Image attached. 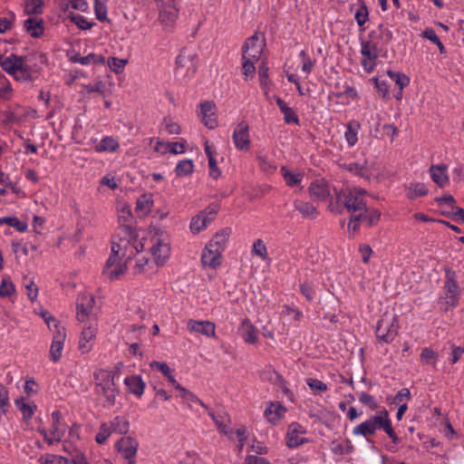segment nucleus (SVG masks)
Masks as SVG:
<instances>
[{"mask_svg":"<svg viewBox=\"0 0 464 464\" xmlns=\"http://www.w3.org/2000/svg\"><path fill=\"white\" fill-rule=\"evenodd\" d=\"M46 61L45 54L41 53L24 56L12 53L6 57H0V66L16 81L34 82L39 78L42 71L41 65L44 64Z\"/></svg>","mask_w":464,"mask_h":464,"instance_id":"f257e3e1","label":"nucleus"},{"mask_svg":"<svg viewBox=\"0 0 464 464\" xmlns=\"http://www.w3.org/2000/svg\"><path fill=\"white\" fill-rule=\"evenodd\" d=\"M126 256L125 251L122 249V245L118 241L116 237H113L111 241V254L106 261L103 268V274L107 276L110 280H115L126 271V262L120 264L121 258Z\"/></svg>","mask_w":464,"mask_h":464,"instance_id":"f03ea898","label":"nucleus"},{"mask_svg":"<svg viewBox=\"0 0 464 464\" xmlns=\"http://www.w3.org/2000/svg\"><path fill=\"white\" fill-rule=\"evenodd\" d=\"M94 379L97 392L102 394L110 405H113L118 394V390L114 382V374L112 372L99 369L94 372Z\"/></svg>","mask_w":464,"mask_h":464,"instance_id":"7ed1b4c3","label":"nucleus"},{"mask_svg":"<svg viewBox=\"0 0 464 464\" xmlns=\"http://www.w3.org/2000/svg\"><path fill=\"white\" fill-rule=\"evenodd\" d=\"M364 193L365 191L360 188H347L337 194V202L342 203L349 212L361 213L366 209Z\"/></svg>","mask_w":464,"mask_h":464,"instance_id":"20e7f679","label":"nucleus"},{"mask_svg":"<svg viewBox=\"0 0 464 464\" xmlns=\"http://www.w3.org/2000/svg\"><path fill=\"white\" fill-rule=\"evenodd\" d=\"M445 303L450 307L458 305L460 296L459 286L456 280V274L451 270L446 271V280L443 286Z\"/></svg>","mask_w":464,"mask_h":464,"instance_id":"39448f33","label":"nucleus"},{"mask_svg":"<svg viewBox=\"0 0 464 464\" xmlns=\"http://www.w3.org/2000/svg\"><path fill=\"white\" fill-rule=\"evenodd\" d=\"M132 214L130 211V207L123 206L120 211H119V231L118 234L115 236L116 238H119L120 237H127V240H131L135 238V228L131 227V221H132Z\"/></svg>","mask_w":464,"mask_h":464,"instance_id":"423d86ee","label":"nucleus"},{"mask_svg":"<svg viewBox=\"0 0 464 464\" xmlns=\"http://www.w3.org/2000/svg\"><path fill=\"white\" fill-rule=\"evenodd\" d=\"M151 255L157 266H162L170 255L169 243L159 236H153L151 238Z\"/></svg>","mask_w":464,"mask_h":464,"instance_id":"0eeeda50","label":"nucleus"},{"mask_svg":"<svg viewBox=\"0 0 464 464\" xmlns=\"http://www.w3.org/2000/svg\"><path fill=\"white\" fill-rule=\"evenodd\" d=\"M232 139L238 150L247 151L250 150L249 125L247 122L242 121L237 125Z\"/></svg>","mask_w":464,"mask_h":464,"instance_id":"6e6552de","label":"nucleus"},{"mask_svg":"<svg viewBox=\"0 0 464 464\" xmlns=\"http://www.w3.org/2000/svg\"><path fill=\"white\" fill-rule=\"evenodd\" d=\"M361 53L362 55V65L364 70L369 72H372L376 65L377 44L372 40L363 41Z\"/></svg>","mask_w":464,"mask_h":464,"instance_id":"1a4fd4ad","label":"nucleus"},{"mask_svg":"<svg viewBox=\"0 0 464 464\" xmlns=\"http://www.w3.org/2000/svg\"><path fill=\"white\" fill-rule=\"evenodd\" d=\"M264 41H261L256 34L246 39L242 48L243 58L258 61L265 47Z\"/></svg>","mask_w":464,"mask_h":464,"instance_id":"9d476101","label":"nucleus"},{"mask_svg":"<svg viewBox=\"0 0 464 464\" xmlns=\"http://www.w3.org/2000/svg\"><path fill=\"white\" fill-rule=\"evenodd\" d=\"M379 430H383L392 440V441L386 445L387 450L392 452L396 451L400 439L392 429V422L388 419V412L386 410L379 411Z\"/></svg>","mask_w":464,"mask_h":464,"instance_id":"9b49d317","label":"nucleus"},{"mask_svg":"<svg viewBox=\"0 0 464 464\" xmlns=\"http://www.w3.org/2000/svg\"><path fill=\"white\" fill-rule=\"evenodd\" d=\"M94 303L95 299L92 294L82 293L79 295L76 316L80 322H84L89 318L92 313Z\"/></svg>","mask_w":464,"mask_h":464,"instance_id":"f8f14e48","label":"nucleus"},{"mask_svg":"<svg viewBox=\"0 0 464 464\" xmlns=\"http://www.w3.org/2000/svg\"><path fill=\"white\" fill-rule=\"evenodd\" d=\"M196 54L192 52L183 49L177 57L176 63L178 70L182 74L194 73L197 70Z\"/></svg>","mask_w":464,"mask_h":464,"instance_id":"ddd939ff","label":"nucleus"},{"mask_svg":"<svg viewBox=\"0 0 464 464\" xmlns=\"http://www.w3.org/2000/svg\"><path fill=\"white\" fill-rule=\"evenodd\" d=\"M138 442L131 437H123L116 442V449L129 460V464H134V457L138 450Z\"/></svg>","mask_w":464,"mask_h":464,"instance_id":"4468645a","label":"nucleus"},{"mask_svg":"<svg viewBox=\"0 0 464 464\" xmlns=\"http://www.w3.org/2000/svg\"><path fill=\"white\" fill-rule=\"evenodd\" d=\"M187 328L191 333L200 334L206 337H215L216 335V324L208 320L198 321L189 319Z\"/></svg>","mask_w":464,"mask_h":464,"instance_id":"2eb2a0df","label":"nucleus"},{"mask_svg":"<svg viewBox=\"0 0 464 464\" xmlns=\"http://www.w3.org/2000/svg\"><path fill=\"white\" fill-rule=\"evenodd\" d=\"M215 103L210 101H207L200 103L201 121L203 124L210 130H214L218 126V120L215 114Z\"/></svg>","mask_w":464,"mask_h":464,"instance_id":"dca6fc26","label":"nucleus"},{"mask_svg":"<svg viewBox=\"0 0 464 464\" xmlns=\"http://www.w3.org/2000/svg\"><path fill=\"white\" fill-rule=\"evenodd\" d=\"M305 430L297 422H293L289 425L286 433V444L289 448L298 447L307 441L305 438L300 437L304 434Z\"/></svg>","mask_w":464,"mask_h":464,"instance_id":"f3484780","label":"nucleus"},{"mask_svg":"<svg viewBox=\"0 0 464 464\" xmlns=\"http://www.w3.org/2000/svg\"><path fill=\"white\" fill-rule=\"evenodd\" d=\"M208 412L218 430L232 440L233 430L229 427L231 422L229 415L225 412L216 414L209 409L208 410Z\"/></svg>","mask_w":464,"mask_h":464,"instance_id":"a211bd4d","label":"nucleus"},{"mask_svg":"<svg viewBox=\"0 0 464 464\" xmlns=\"http://www.w3.org/2000/svg\"><path fill=\"white\" fill-rule=\"evenodd\" d=\"M201 262L203 266L216 269L222 262L221 252L216 248L206 246L201 256Z\"/></svg>","mask_w":464,"mask_h":464,"instance_id":"6ab92c4d","label":"nucleus"},{"mask_svg":"<svg viewBox=\"0 0 464 464\" xmlns=\"http://www.w3.org/2000/svg\"><path fill=\"white\" fill-rule=\"evenodd\" d=\"M66 334L63 333H58L56 336H53V341L49 351V355L52 362H57L61 359Z\"/></svg>","mask_w":464,"mask_h":464,"instance_id":"aec40b11","label":"nucleus"},{"mask_svg":"<svg viewBox=\"0 0 464 464\" xmlns=\"http://www.w3.org/2000/svg\"><path fill=\"white\" fill-rule=\"evenodd\" d=\"M239 331L246 343L250 344L257 343V330L249 319L246 318L242 322Z\"/></svg>","mask_w":464,"mask_h":464,"instance_id":"412c9836","label":"nucleus"},{"mask_svg":"<svg viewBox=\"0 0 464 464\" xmlns=\"http://www.w3.org/2000/svg\"><path fill=\"white\" fill-rule=\"evenodd\" d=\"M446 165H432L430 168L431 179L440 188L449 183Z\"/></svg>","mask_w":464,"mask_h":464,"instance_id":"4be33fe9","label":"nucleus"},{"mask_svg":"<svg viewBox=\"0 0 464 464\" xmlns=\"http://www.w3.org/2000/svg\"><path fill=\"white\" fill-rule=\"evenodd\" d=\"M309 192L313 200L323 201L329 196V189L325 183L323 181L313 182L309 187Z\"/></svg>","mask_w":464,"mask_h":464,"instance_id":"5701e85b","label":"nucleus"},{"mask_svg":"<svg viewBox=\"0 0 464 464\" xmlns=\"http://www.w3.org/2000/svg\"><path fill=\"white\" fill-rule=\"evenodd\" d=\"M24 28L32 37L38 38L44 34V21L43 19L29 17L24 21Z\"/></svg>","mask_w":464,"mask_h":464,"instance_id":"b1692460","label":"nucleus"},{"mask_svg":"<svg viewBox=\"0 0 464 464\" xmlns=\"http://www.w3.org/2000/svg\"><path fill=\"white\" fill-rule=\"evenodd\" d=\"M231 234V228L226 227L216 233L213 238L207 245L222 252Z\"/></svg>","mask_w":464,"mask_h":464,"instance_id":"393cba45","label":"nucleus"},{"mask_svg":"<svg viewBox=\"0 0 464 464\" xmlns=\"http://www.w3.org/2000/svg\"><path fill=\"white\" fill-rule=\"evenodd\" d=\"M130 392L140 397L143 394L145 383L140 375H131L124 380Z\"/></svg>","mask_w":464,"mask_h":464,"instance_id":"a878e982","label":"nucleus"},{"mask_svg":"<svg viewBox=\"0 0 464 464\" xmlns=\"http://www.w3.org/2000/svg\"><path fill=\"white\" fill-rule=\"evenodd\" d=\"M95 335L96 329L92 326H88L82 331L79 350L82 353H86L91 350L92 344H90V342L94 339Z\"/></svg>","mask_w":464,"mask_h":464,"instance_id":"bb28decb","label":"nucleus"},{"mask_svg":"<svg viewBox=\"0 0 464 464\" xmlns=\"http://www.w3.org/2000/svg\"><path fill=\"white\" fill-rule=\"evenodd\" d=\"M294 207L304 218L314 219L318 216L317 208L309 202L295 200L294 202Z\"/></svg>","mask_w":464,"mask_h":464,"instance_id":"cd10ccee","label":"nucleus"},{"mask_svg":"<svg viewBox=\"0 0 464 464\" xmlns=\"http://www.w3.org/2000/svg\"><path fill=\"white\" fill-rule=\"evenodd\" d=\"M377 429V414L371 417L369 420L362 422L353 429V433L367 437L374 434Z\"/></svg>","mask_w":464,"mask_h":464,"instance_id":"c85d7f7f","label":"nucleus"},{"mask_svg":"<svg viewBox=\"0 0 464 464\" xmlns=\"http://www.w3.org/2000/svg\"><path fill=\"white\" fill-rule=\"evenodd\" d=\"M284 412H285V409L281 404L270 402L264 414L270 423L276 424Z\"/></svg>","mask_w":464,"mask_h":464,"instance_id":"c756f323","label":"nucleus"},{"mask_svg":"<svg viewBox=\"0 0 464 464\" xmlns=\"http://www.w3.org/2000/svg\"><path fill=\"white\" fill-rule=\"evenodd\" d=\"M405 191L409 199H415L427 195L428 188L423 183L411 182L406 187Z\"/></svg>","mask_w":464,"mask_h":464,"instance_id":"7c9ffc66","label":"nucleus"},{"mask_svg":"<svg viewBox=\"0 0 464 464\" xmlns=\"http://www.w3.org/2000/svg\"><path fill=\"white\" fill-rule=\"evenodd\" d=\"M153 204L152 196L150 194H142L136 202V212L140 216H147L150 210L151 206Z\"/></svg>","mask_w":464,"mask_h":464,"instance_id":"2f4dec72","label":"nucleus"},{"mask_svg":"<svg viewBox=\"0 0 464 464\" xmlns=\"http://www.w3.org/2000/svg\"><path fill=\"white\" fill-rule=\"evenodd\" d=\"M360 124L356 121H351L347 124V130L344 133L345 140L350 146H353L357 140V133Z\"/></svg>","mask_w":464,"mask_h":464,"instance_id":"473e14b6","label":"nucleus"},{"mask_svg":"<svg viewBox=\"0 0 464 464\" xmlns=\"http://www.w3.org/2000/svg\"><path fill=\"white\" fill-rule=\"evenodd\" d=\"M127 237H120L118 239V241L120 243H121L122 245V249L123 251H125V253L127 254V249H128V246H131L132 248H134L136 250L137 253H140V251L143 250V247H144V245L142 243L141 240H138V234H137V231L135 230V238L131 239V240H127Z\"/></svg>","mask_w":464,"mask_h":464,"instance_id":"72a5a7b5","label":"nucleus"},{"mask_svg":"<svg viewBox=\"0 0 464 464\" xmlns=\"http://www.w3.org/2000/svg\"><path fill=\"white\" fill-rule=\"evenodd\" d=\"M119 148V142L112 137L107 136L104 137L98 145H96L95 150L98 152L102 151H115Z\"/></svg>","mask_w":464,"mask_h":464,"instance_id":"f704fd0d","label":"nucleus"},{"mask_svg":"<svg viewBox=\"0 0 464 464\" xmlns=\"http://www.w3.org/2000/svg\"><path fill=\"white\" fill-rule=\"evenodd\" d=\"M252 255L258 256L263 261L270 260L268 252H267V247H266L265 242L261 238H258L254 242L253 247H252Z\"/></svg>","mask_w":464,"mask_h":464,"instance_id":"c9c22d12","label":"nucleus"},{"mask_svg":"<svg viewBox=\"0 0 464 464\" xmlns=\"http://www.w3.org/2000/svg\"><path fill=\"white\" fill-rule=\"evenodd\" d=\"M112 432L126 434L129 430V421L122 417H116L109 423Z\"/></svg>","mask_w":464,"mask_h":464,"instance_id":"e433bc0d","label":"nucleus"},{"mask_svg":"<svg viewBox=\"0 0 464 464\" xmlns=\"http://www.w3.org/2000/svg\"><path fill=\"white\" fill-rule=\"evenodd\" d=\"M422 37L425 39H428L429 41H430L431 43L436 44L438 46L440 53L444 54L447 53L445 46L443 45V44L441 43V41L436 34V32L434 29H432L430 27L426 28L422 33Z\"/></svg>","mask_w":464,"mask_h":464,"instance_id":"4c0bfd02","label":"nucleus"},{"mask_svg":"<svg viewBox=\"0 0 464 464\" xmlns=\"http://www.w3.org/2000/svg\"><path fill=\"white\" fill-rule=\"evenodd\" d=\"M194 170V164L191 160H180L175 169V172L177 176H188L190 175Z\"/></svg>","mask_w":464,"mask_h":464,"instance_id":"58836bf2","label":"nucleus"},{"mask_svg":"<svg viewBox=\"0 0 464 464\" xmlns=\"http://www.w3.org/2000/svg\"><path fill=\"white\" fill-rule=\"evenodd\" d=\"M44 0H26L24 12L27 14H40L43 13Z\"/></svg>","mask_w":464,"mask_h":464,"instance_id":"ea45409f","label":"nucleus"},{"mask_svg":"<svg viewBox=\"0 0 464 464\" xmlns=\"http://www.w3.org/2000/svg\"><path fill=\"white\" fill-rule=\"evenodd\" d=\"M62 418V413L59 411H55L52 413L53 426L51 430L52 436L55 437L57 442L61 441L63 431L59 429V423Z\"/></svg>","mask_w":464,"mask_h":464,"instance_id":"a19ab883","label":"nucleus"},{"mask_svg":"<svg viewBox=\"0 0 464 464\" xmlns=\"http://www.w3.org/2000/svg\"><path fill=\"white\" fill-rule=\"evenodd\" d=\"M391 80H392L398 86L400 91L410 83V78L404 73L399 72L387 71Z\"/></svg>","mask_w":464,"mask_h":464,"instance_id":"79ce46f5","label":"nucleus"},{"mask_svg":"<svg viewBox=\"0 0 464 464\" xmlns=\"http://www.w3.org/2000/svg\"><path fill=\"white\" fill-rule=\"evenodd\" d=\"M362 220H367L369 225L372 224V218H367L366 215L363 212L359 213L358 215H354L351 218V220L348 224V229L352 230L353 234L358 231L359 223Z\"/></svg>","mask_w":464,"mask_h":464,"instance_id":"37998d69","label":"nucleus"},{"mask_svg":"<svg viewBox=\"0 0 464 464\" xmlns=\"http://www.w3.org/2000/svg\"><path fill=\"white\" fill-rule=\"evenodd\" d=\"M0 223H5L13 227H14L19 232H24L27 229V224L25 222L20 221L15 217H5L0 218Z\"/></svg>","mask_w":464,"mask_h":464,"instance_id":"c03bdc74","label":"nucleus"},{"mask_svg":"<svg viewBox=\"0 0 464 464\" xmlns=\"http://www.w3.org/2000/svg\"><path fill=\"white\" fill-rule=\"evenodd\" d=\"M180 392V397L184 401L188 403L189 407H191V403L198 402L202 407L208 410V407L204 404V402L199 400L194 393H192L190 391L187 390L186 388L182 387Z\"/></svg>","mask_w":464,"mask_h":464,"instance_id":"a18cd8bd","label":"nucleus"},{"mask_svg":"<svg viewBox=\"0 0 464 464\" xmlns=\"http://www.w3.org/2000/svg\"><path fill=\"white\" fill-rule=\"evenodd\" d=\"M69 459L62 456L46 454L39 459L42 464H69Z\"/></svg>","mask_w":464,"mask_h":464,"instance_id":"49530a36","label":"nucleus"},{"mask_svg":"<svg viewBox=\"0 0 464 464\" xmlns=\"http://www.w3.org/2000/svg\"><path fill=\"white\" fill-rule=\"evenodd\" d=\"M15 405L19 408V410L22 411L24 419H31L34 410L36 409L35 405H29L24 402V399H15L14 401Z\"/></svg>","mask_w":464,"mask_h":464,"instance_id":"de8ad7c7","label":"nucleus"},{"mask_svg":"<svg viewBox=\"0 0 464 464\" xmlns=\"http://www.w3.org/2000/svg\"><path fill=\"white\" fill-rule=\"evenodd\" d=\"M420 361L422 363L435 366L438 361V355L433 350L424 348L420 353Z\"/></svg>","mask_w":464,"mask_h":464,"instance_id":"09e8293b","label":"nucleus"},{"mask_svg":"<svg viewBox=\"0 0 464 464\" xmlns=\"http://www.w3.org/2000/svg\"><path fill=\"white\" fill-rule=\"evenodd\" d=\"M15 293L14 285L9 278H3L0 285V296L9 297Z\"/></svg>","mask_w":464,"mask_h":464,"instance_id":"8fccbe9b","label":"nucleus"},{"mask_svg":"<svg viewBox=\"0 0 464 464\" xmlns=\"http://www.w3.org/2000/svg\"><path fill=\"white\" fill-rule=\"evenodd\" d=\"M282 175L289 187H294L301 181V176L289 171L285 167L281 168Z\"/></svg>","mask_w":464,"mask_h":464,"instance_id":"3c124183","label":"nucleus"},{"mask_svg":"<svg viewBox=\"0 0 464 464\" xmlns=\"http://www.w3.org/2000/svg\"><path fill=\"white\" fill-rule=\"evenodd\" d=\"M258 74H259L260 84L265 92V94L267 95L268 90H269V88H268V67L266 66V63H263L259 66Z\"/></svg>","mask_w":464,"mask_h":464,"instance_id":"603ef678","label":"nucleus"},{"mask_svg":"<svg viewBox=\"0 0 464 464\" xmlns=\"http://www.w3.org/2000/svg\"><path fill=\"white\" fill-rule=\"evenodd\" d=\"M112 433V430L108 423H102L100 427V430L95 437V440L98 444H103L110 435Z\"/></svg>","mask_w":464,"mask_h":464,"instance_id":"864d4df0","label":"nucleus"},{"mask_svg":"<svg viewBox=\"0 0 464 464\" xmlns=\"http://www.w3.org/2000/svg\"><path fill=\"white\" fill-rule=\"evenodd\" d=\"M127 63V60L124 59H119L116 57H111L108 60V65L110 68L114 71L117 73H120L124 69L125 65Z\"/></svg>","mask_w":464,"mask_h":464,"instance_id":"5fc2aeb1","label":"nucleus"},{"mask_svg":"<svg viewBox=\"0 0 464 464\" xmlns=\"http://www.w3.org/2000/svg\"><path fill=\"white\" fill-rule=\"evenodd\" d=\"M8 405V391L2 383H0V412L6 413Z\"/></svg>","mask_w":464,"mask_h":464,"instance_id":"6e6d98bb","label":"nucleus"},{"mask_svg":"<svg viewBox=\"0 0 464 464\" xmlns=\"http://www.w3.org/2000/svg\"><path fill=\"white\" fill-rule=\"evenodd\" d=\"M94 10L95 14L98 20L105 21L107 20V8L103 2L101 0L94 1Z\"/></svg>","mask_w":464,"mask_h":464,"instance_id":"4d7b16f0","label":"nucleus"},{"mask_svg":"<svg viewBox=\"0 0 464 464\" xmlns=\"http://www.w3.org/2000/svg\"><path fill=\"white\" fill-rule=\"evenodd\" d=\"M104 62H105V59L102 55H98L95 53H89L86 56H82V58H81V60H80V63H82L83 65H87V64H91V63H93V64L104 63Z\"/></svg>","mask_w":464,"mask_h":464,"instance_id":"13d9d810","label":"nucleus"},{"mask_svg":"<svg viewBox=\"0 0 464 464\" xmlns=\"http://www.w3.org/2000/svg\"><path fill=\"white\" fill-rule=\"evenodd\" d=\"M243 61H244L243 65H242L243 74L246 77L253 76V74L256 72L255 63L257 61L252 60V59H247V58H243Z\"/></svg>","mask_w":464,"mask_h":464,"instance_id":"bf43d9fd","label":"nucleus"},{"mask_svg":"<svg viewBox=\"0 0 464 464\" xmlns=\"http://www.w3.org/2000/svg\"><path fill=\"white\" fill-rule=\"evenodd\" d=\"M24 286L26 288V294L31 302H34L38 296V287L34 284L33 280H28L24 282Z\"/></svg>","mask_w":464,"mask_h":464,"instance_id":"052dcab7","label":"nucleus"},{"mask_svg":"<svg viewBox=\"0 0 464 464\" xmlns=\"http://www.w3.org/2000/svg\"><path fill=\"white\" fill-rule=\"evenodd\" d=\"M307 385L311 388L314 392H323L327 390V385L320 380L309 378L306 380Z\"/></svg>","mask_w":464,"mask_h":464,"instance_id":"680f3d73","label":"nucleus"},{"mask_svg":"<svg viewBox=\"0 0 464 464\" xmlns=\"http://www.w3.org/2000/svg\"><path fill=\"white\" fill-rule=\"evenodd\" d=\"M218 207L208 208V209L201 211L198 215L202 217V221L205 223V227L210 223L218 213Z\"/></svg>","mask_w":464,"mask_h":464,"instance_id":"e2e57ef3","label":"nucleus"},{"mask_svg":"<svg viewBox=\"0 0 464 464\" xmlns=\"http://www.w3.org/2000/svg\"><path fill=\"white\" fill-rule=\"evenodd\" d=\"M263 378L267 379L275 383L284 382V379L282 375H280L275 369L269 368L268 370L264 371Z\"/></svg>","mask_w":464,"mask_h":464,"instance_id":"0e129e2a","label":"nucleus"},{"mask_svg":"<svg viewBox=\"0 0 464 464\" xmlns=\"http://www.w3.org/2000/svg\"><path fill=\"white\" fill-rule=\"evenodd\" d=\"M300 56L303 59L302 70L306 73H310L315 63V60H312L310 57H308L304 51L300 52Z\"/></svg>","mask_w":464,"mask_h":464,"instance_id":"69168bd1","label":"nucleus"},{"mask_svg":"<svg viewBox=\"0 0 464 464\" xmlns=\"http://www.w3.org/2000/svg\"><path fill=\"white\" fill-rule=\"evenodd\" d=\"M410 398H411V392H410V390L407 389V388H402L401 390H400L397 392V394L393 398L392 402L393 403H398V404L406 403V401L408 400H410Z\"/></svg>","mask_w":464,"mask_h":464,"instance_id":"338daca9","label":"nucleus"},{"mask_svg":"<svg viewBox=\"0 0 464 464\" xmlns=\"http://www.w3.org/2000/svg\"><path fill=\"white\" fill-rule=\"evenodd\" d=\"M71 21L73 22L77 26L82 30L90 29L92 26V23H89L82 15L74 14L71 16Z\"/></svg>","mask_w":464,"mask_h":464,"instance_id":"774afa93","label":"nucleus"}]
</instances>
